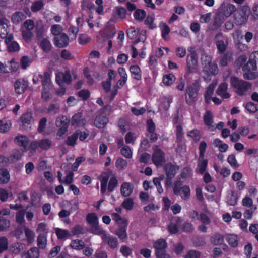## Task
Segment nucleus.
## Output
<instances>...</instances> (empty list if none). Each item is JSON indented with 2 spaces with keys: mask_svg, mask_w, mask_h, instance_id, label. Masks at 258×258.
Returning a JSON list of instances; mask_svg holds the SVG:
<instances>
[{
  "mask_svg": "<svg viewBox=\"0 0 258 258\" xmlns=\"http://www.w3.org/2000/svg\"><path fill=\"white\" fill-rule=\"evenodd\" d=\"M110 173L104 172L100 176V192L101 194H104L107 189L109 193H111L117 187L118 182L116 177L113 175L109 179Z\"/></svg>",
  "mask_w": 258,
  "mask_h": 258,
  "instance_id": "f257e3e1",
  "label": "nucleus"
},
{
  "mask_svg": "<svg viewBox=\"0 0 258 258\" xmlns=\"http://www.w3.org/2000/svg\"><path fill=\"white\" fill-rule=\"evenodd\" d=\"M201 87L200 79L195 80L187 86L184 95L186 103L188 105H192L198 100Z\"/></svg>",
  "mask_w": 258,
  "mask_h": 258,
  "instance_id": "f03ea898",
  "label": "nucleus"
},
{
  "mask_svg": "<svg viewBox=\"0 0 258 258\" xmlns=\"http://www.w3.org/2000/svg\"><path fill=\"white\" fill-rule=\"evenodd\" d=\"M230 83L234 91L239 96L245 95L247 91L251 89V83L239 79L236 76H231L230 79Z\"/></svg>",
  "mask_w": 258,
  "mask_h": 258,
  "instance_id": "7ed1b4c3",
  "label": "nucleus"
},
{
  "mask_svg": "<svg viewBox=\"0 0 258 258\" xmlns=\"http://www.w3.org/2000/svg\"><path fill=\"white\" fill-rule=\"evenodd\" d=\"M167 243L165 239L160 238L153 243V248L156 258H170V256L166 252Z\"/></svg>",
  "mask_w": 258,
  "mask_h": 258,
  "instance_id": "20e7f679",
  "label": "nucleus"
},
{
  "mask_svg": "<svg viewBox=\"0 0 258 258\" xmlns=\"http://www.w3.org/2000/svg\"><path fill=\"white\" fill-rule=\"evenodd\" d=\"M250 13V9L247 6H243L240 9H236L234 14L235 23L237 25H241L247 21Z\"/></svg>",
  "mask_w": 258,
  "mask_h": 258,
  "instance_id": "39448f33",
  "label": "nucleus"
},
{
  "mask_svg": "<svg viewBox=\"0 0 258 258\" xmlns=\"http://www.w3.org/2000/svg\"><path fill=\"white\" fill-rule=\"evenodd\" d=\"M256 63L249 58L247 62L242 67V70L245 72L243 74V78L246 80L255 79L257 75L255 72L252 71L256 70Z\"/></svg>",
  "mask_w": 258,
  "mask_h": 258,
  "instance_id": "423d86ee",
  "label": "nucleus"
},
{
  "mask_svg": "<svg viewBox=\"0 0 258 258\" xmlns=\"http://www.w3.org/2000/svg\"><path fill=\"white\" fill-rule=\"evenodd\" d=\"M152 161L156 166H162L165 162V153L157 145L153 148Z\"/></svg>",
  "mask_w": 258,
  "mask_h": 258,
  "instance_id": "0eeeda50",
  "label": "nucleus"
},
{
  "mask_svg": "<svg viewBox=\"0 0 258 258\" xmlns=\"http://www.w3.org/2000/svg\"><path fill=\"white\" fill-rule=\"evenodd\" d=\"M188 73H196L198 68V55L195 51L191 52L186 57Z\"/></svg>",
  "mask_w": 258,
  "mask_h": 258,
  "instance_id": "6e6552de",
  "label": "nucleus"
},
{
  "mask_svg": "<svg viewBox=\"0 0 258 258\" xmlns=\"http://www.w3.org/2000/svg\"><path fill=\"white\" fill-rule=\"evenodd\" d=\"M5 160V158L0 157V184H7L10 180V174L6 168L8 165Z\"/></svg>",
  "mask_w": 258,
  "mask_h": 258,
  "instance_id": "1a4fd4ad",
  "label": "nucleus"
},
{
  "mask_svg": "<svg viewBox=\"0 0 258 258\" xmlns=\"http://www.w3.org/2000/svg\"><path fill=\"white\" fill-rule=\"evenodd\" d=\"M14 36L13 34L10 33L8 37L5 38V43L7 46V49L9 52H15L19 51L20 49L19 44L15 41H13Z\"/></svg>",
  "mask_w": 258,
  "mask_h": 258,
  "instance_id": "9d476101",
  "label": "nucleus"
},
{
  "mask_svg": "<svg viewBox=\"0 0 258 258\" xmlns=\"http://www.w3.org/2000/svg\"><path fill=\"white\" fill-rule=\"evenodd\" d=\"M25 151L21 150L20 149H17L14 150L10 156L6 157L3 155H0V157L5 158L6 163L8 165L10 163H15L21 159L22 157L24 156V153Z\"/></svg>",
  "mask_w": 258,
  "mask_h": 258,
  "instance_id": "9b49d317",
  "label": "nucleus"
},
{
  "mask_svg": "<svg viewBox=\"0 0 258 258\" xmlns=\"http://www.w3.org/2000/svg\"><path fill=\"white\" fill-rule=\"evenodd\" d=\"M14 142L18 146L22 147L20 149L21 150L25 152L28 151L29 140L27 136L24 135L17 136L15 138Z\"/></svg>",
  "mask_w": 258,
  "mask_h": 258,
  "instance_id": "f8f14e48",
  "label": "nucleus"
},
{
  "mask_svg": "<svg viewBox=\"0 0 258 258\" xmlns=\"http://www.w3.org/2000/svg\"><path fill=\"white\" fill-rule=\"evenodd\" d=\"M69 38L65 33L55 36L54 38V44L58 48H63L69 44Z\"/></svg>",
  "mask_w": 258,
  "mask_h": 258,
  "instance_id": "ddd939ff",
  "label": "nucleus"
},
{
  "mask_svg": "<svg viewBox=\"0 0 258 258\" xmlns=\"http://www.w3.org/2000/svg\"><path fill=\"white\" fill-rule=\"evenodd\" d=\"M9 21L5 17L0 19V37L5 39L8 37L9 31Z\"/></svg>",
  "mask_w": 258,
  "mask_h": 258,
  "instance_id": "4468645a",
  "label": "nucleus"
},
{
  "mask_svg": "<svg viewBox=\"0 0 258 258\" xmlns=\"http://www.w3.org/2000/svg\"><path fill=\"white\" fill-rule=\"evenodd\" d=\"M33 120V115L31 112H26L23 114L20 118L22 127L25 130L30 128V125Z\"/></svg>",
  "mask_w": 258,
  "mask_h": 258,
  "instance_id": "2eb2a0df",
  "label": "nucleus"
},
{
  "mask_svg": "<svg viewBox=\"0 0 258 258\" xmlns=\"http://www.w3.org/2000/svg\"><path fill=\"white\" fill-rule=\"evenodd\" d=\"M28 87V83L24 79H18L14 83V88L16 92L20 94L23 93Z\"/></svg>",
  "mask_w": 258,
  "mask_h": 258,
  "instance_id": "dca6fc26",
  "label": "nucleus"
},
{
  "mask_svg": "<svg viewBox=\"0 0 258 258\" xmlns=\"http://www.w3.org/2000/svg\"><path fill=\"white\" fill-rule=\"evenodd\" d=\"M203 71L207 73V76L204 77V79L205 81L208 79L210 80L209 77L210 75H216L218 73V68L217 65L216 63H212V62L208 64L206 67H204Z\"/></svg>",
  "mask_w": 258,
  "mask_h": 258,
  "instance_id": "f3484780",
  "label": "nucleus"
},
{
  "mask_svg": "<svg viewBox=\"0 0 258 258\" xmlns=\"http://www.w3.org/2000/svg\"><path fill=\"white\" fill-rule=\"evenodd\" d=\"M127 226V220H123L120 225H118L119 228L117 229L115 234L121 240H124L127 238L126 227Z\"/></svg>",
  "mask_w": 258,
  "mask_h": 258,
  "instance_id": "a211bd4d",
  "label": "nucleus"
},
{
  "mask_svg": "<svg viewBox=\"0 0 258 258\" xmlns=\"http://www.w3.org/2000/svg\"><path fill=\"white\" fill-rule=\"evenodd\" d=\"M179 169L178 166H175L172 163H167L164 167L166 176L174 177L176 174L177 170Z\"/></svg>",
  "mask_w": 258,
  "mask_h": 258,
  "instance_id": "6ab92c4d",
  "label": "nucleus"
},
{
  "mask_svg": "<svg viewBox=\"0 0 258 258\" xmlns=\"http://www.w3.org/2000/svg\"><path fill=\"white\" fill-rule=\"evenodd\" d=\"M216 85V83H212L207 88L204 94V100L206 104H209L211 103V99H212V97Z\"/></svg>",
  "mask_w": 258,
  "mask_h": 258,
  "instance_id": "aec40b11",
  "label": "nucleus"
},
{
  "mask_svg": "<svg viewBox=\"0 0 258 258\" xmlns=\"http://www.w3.org/2000/svg\"><path fill=\"white\" fill-rule=\"evenodd\" d=\"M129 70L131 76L134 79L137 81L142 80V71L138 65H131L129 68Z\"/></svg>",
  "mask_w": 258,
  "mask_h": 258,
  "instance_id": "412c9836",
  "label": "nucleus"
},
{
  "mask_svg": "<svg viewBox=\"0 0 258 258\" xmlns=\"http://www.w3.org/2000/svg\"><path fill=\"white\" fill-rule=\"evenodd\" d=\"M227 84L226 83H222L219 85L216 90V94L221 96L223 98H228L230 97V95L227 92Z\"/></svg>",
  "mask_w": 258,
  "mask_h": 258,
  "instance_id": "4be33fe9",
  "label": "nucleus"
},
{
  "mask_svg": "<svg viewBox=\"0 0 258 258\" xmlns=\"http://www.w3.org/2000/svg\"><path fill=\"white\" fill-rule=\"evenodd\" d=\"M133 185L130 182H123L121 185L120 193L123 197L130 196L133 192Z\"/></svg>",
  "mask_w": 258,
  "mask_h": 258,
  "instance_id": "5701e85b",
  "label": "nucleus"
},
{
  "mask_svg": "<svg viewBox=\"0 0 258 258\" xmlns=\"http://www.w3.org/2000/svg\"><path fill=\"white\" fill-rule=\"evenodd\" d=\"M92 233L98 235H101V239L102 241H106L107 239V234L101 228L99 223L91 227Z\"/></svg>",
  "mask_w": 258,
  "mask_h": 258,
  "instance_id": "b1692460",
  "label": "nucleus"
},
{
  "mask_svg": "<svg viewBox=\"0 0 258 258\" xmlns=\"http://www.w3.org/2000/svg\"><path fill=\"white\" fill-rule=\"evenodd\" d=\"M232 55L233 53L230 51H227L224 53L219 61L220 66L224 67L228 66V63L232 60Z\"/></svg>",
  "mask_w": 258,
  "mask_h": 258,
  "instance_id": "393cba45",
  "label": "nucleus"
},
{
  "mask_svg": "<svg viewBox=\"0 0 258 258\" xmlns=\"http://www.w3.org/2000/svg\"><path fill=\"white\" fill-rule=\"evenodd\" d=\"M83 115L80 112L75 114L72 117L71 125L75 127H80L83 124Z\"/></svg>",
  "mask_w": 258,
  "mask_h": 258,
  "instance_id": "a878e982",
  "label": "nucleus"
},
{
  "mask_svg": "<svg viewBox=\"0 0 258 258\" xmlns=\"http://www.w3.org/2000/svg\"><path fill=\"white\" fill-rule=\"evenodd\" d=\"M39 77L42 79L41 82L43 89H50L51 86V80L48 73L47 72H45L43 75H39Z\"/></svg>",
  "mask_w": 258,
  "mask_h": 258,
  "instance_id": "bb28decb",
  "label": "nucleus"
},
{
  "mask_svg": "<svg viewBox=\"0 0 258 258\" xmlns=\"http://www.w3.org/2000/svg\"><path fill=\"white\" fill-rule=\"evenodd\" d=\"M235 6L231 4H227L222 10L221 13L223 15L227 18L230 16L234 12L236 11Z\"/></svg>",
  "mask_w": 258,
  "mask_h": 258,
  "instance_id": "cd10ccee",
  "label": "nucleus"
},
{
  "mask_svg": "<svg viewBox=\"0 0 258 258\" xmlns=\"http://www.w3.org/2000/svg\"><path fill=\"white\" fill-rule=\"evenodd\" d=\"M86 220L90 227L99 223L97 215L94 212L88 213L86 215Z\"/></svg>",
  "mask_w": 258,
  "mask_h": 258,
  "instance_id": "c85d7f7f",
  "label": "nucleus"
},
{
  "mask_svg": "<svg viewBox=\"0 0 258 258\" xmlns=\"http://www.w3.org/2000/svg\"><path fill=\"white\" fill-rule=\"evenodd\" d=\"M203 121L204 124L209 127H213L214 126L213 125V114L211 111L207 110L206 111L205 113L203 116Z\"/></svg>",
  "mask_w": 258,
  "mask_h": 258,
  "instance_id": "c756f323",
  "label": "nucleus"
},
{
  "mask_svg": "<svg viewBox=\"0 0 258 258\" xmlns=\"http://www.w3.org/2000/svg\"><path fill=\"white\" fill-rule=\"evenodd\" d=\"M160 26L161 27V36L163 40L168 41L169 40V34L170 32V28L165 23L161 22Z\"/></svg>",
  "mask_w": 258,
  "mask_h": 258,
  "instance_id": "7c9ffc66",
  "label": "nucleus"
},
{
  "mask_svg": "<svg viewBox=\"0 0 258 258\" xmlns=\"http://www.w3.org/2000/svg\"><path fill=\"white\" fill-rule=\"evenodd\" d=\"M40 251L39 248L36 247L31 248L26 253H23V255H26L25 258H39Z\"/></svg>",
  "mask_w": 258,
  "mask_h": 258,
  "instance_id": "2f4dec72",
  "label": "nucleus"
},
{
  "mask_svg": "<svg viewBox=\"0 0 258 258\" xmlns=\"http://www.w3.org/2000/svg\"><path fill=\"white\" fill-rule=\"evenodd\" d=\"M238 200L237 194L234 191H231L226 197V202L230 206H235Z\"/></svg>",
  "mask_w": 258,
  "mask_h": 258,
  "instance_id": "473e14b6",
  "label": "nucleus"
},
{
  "mask_svg": "<svg viewBox=\"0 0 258 258\" xmlns=\"http://www.w3.org/2000/svg\"><path fill=\"white\" fill-rule=\"evenodd\" d=\"M226 240L231 247H236L238 245V238L237 235L229 234L226 236Z\"/></svg>",
  "mask_w": 258,
  "mask_h": 258,
  "instance_id": "72a5a7b5",
  "label": "nucleus"
},
{
  "mask_svg": "<svg viewBox=\"0 0 258 258\" xmlns=\"http://www.w3.org/2000/svg\"><path fill=\"white\" fill-rule=\"evenodd\" d=\"M44 5L45 4L42 0L35 1L31 5V10L33 13H37L44 7Z\"/></svg>",
  "mask_w": 258,
  "mask_h": 258,
  "instance_id": "f704fd0d",
  "label": "nucleus"
},
{
  "mask_svg": "<svg viewBox=\"0 0 258 258\" xmlns=\"http://www.w3.org/2000/svg\"><path fill=\"white\" fill-rule=\"evenodd\" d=\"M208 164V161L207 159H201L199 158V161L198 162V167L199 168V173L200 174H203L207 169V167Z\"/></svg>",
  "mask_w": 258,
  "mask_h": 258,
  "instance_id": "c9c22d12",
  "label": "nucleus"
},
{
  "mask_svg": "<svg viewBox=\"0 0 258 258\" xmlns=\"http://www.w3.org/2000/svg\"><path fill=\"white\" fill-rule=\"evenodd\" d=\"M37 246L38 248L44 249L47 244V238L44 234H40L37 239Z\"/></svg>",
  "mask_w": 258,
  "mask_h": 258,
  "instance_id": "e433bc0d",
  "label": "nucleus"
},
{
  "mask_svg": "<svg viewBox=\"0 0 258 258\" xmlns=\"http://www.w3.org/2000/svg\"><path fill=\"white\" fill-rule=\"evenodd\" d=\"M69 123L70 120L68 119L66 116L61 115L56 118L55 124L58 127H62L64 125H67L69 127Z\"/></svg>",
  "mask_w": 258,
  "mask_h": 258,
  "instance_id": "4c0bfd02",
  "label": "nucleus"
},
{
  "mask_svg": "<svg viewBox=\"0 0 258 258\" xmlns=\"http://www.w3.org/2000/svg\"><path fill=\"white\" fill-rule=\"evenodd\" d=\"M181 198L184 200L188 199L190 196V189L188 185H185L182 186L179 194Z\"/></svg>",
  "mask_w": 258,
  "mask_h": 258,
  "instance_id": "58836bf2",
  "label": "nucleus"
},
{
  "mask_svg": "<svg viewBox=\"0 0 258 258\" xmlns=\"http://www.w3.org/2000/svg\"><path fill=\"white\" fill-rule=\"evenodd\" d=\"M26 18L25 15L22 12H16L12 16V21L14 23H19Z\"/></svg>",
  "mask_w": 258,
  "mask_h": 258,
  "instance_id": "ea45409f",
  "label": "nucleus"
},
{
  "mask_svg": "<svg viewBox=\"0 0 258 258\" xmlns=\"http://www.w3.org/2000/svg\"><path fill=\"white\" fill-rule=\"evenodd\" d=\"M211 241L215 245L222 244L224 241V237L221 234L216 233L211 237Z\"/></svg>",
  "mask_w": 258,
  "mask_h": 258,
  "instance_id": "a19ab883",
  "label": "nucleus"
},
{
  "mask_svg": "<svg viewBox=\"0 0 258 258\" xmlns=\"http://www.w3.org/2000/svg\"><path fill=\"white\" fill-rule=\"evenodd\" d=\"M175 80V76L172 74H168L163 76L162 82L166 86H170L173 83Z\"/></svg>",
  "mask_w": 258,
  "mask_h": 258,
  "instance_id": "79ce46f5",
  "label": "nucleus"
},
{
  "mask_svg": "<svg viewBox=\"0 0 258 258\" xmlns=\"http://www.w3.org/2000/svg\"><path fill=\"white\" fill-rule=\"evenodd\" d=\"M70 246L74 249L81 250L85 247V244L82 240L75 239L72 240Z\"/></svg>",
  "mask_w": 258,
  "mask_h": 258,
  "instance_id": "37998d69",
  "label": "nucleus"
},
{
  "mask_svg": "<svg viewBox=\"0 0 258 258\" xmlns=\"http://www.w3.org/2000/svg\"><path fill=\"white\" fill-rule=\"evenodd\" d=\"M40 47L44 52L48 53L51 51L52 46L50 41L47 39L44 38L40 43Z\"/></svg>",
  "mask_w": 258,
  "mask_h": 258,
  "instance_id": "c03bdc74",
  "label": "nucleus"
},
{
  "mask_svg": "<svg viewBox=\"0 0 258 258\" xmlns=\"http://www.w3.org/2000/svg\"><path fill=\"white\" fill-rule=\"evenodd\" d=\"M140 31L138 28L130 27L126 31L127 36L130 39H134L139 35Z\"/></svg>",
  "mask_w": 258,
  "mask_h": 258,
  "instance_id": "a18cd8bd",
  "label": "nucleus"
},
{
  "mask_svg": "<svg viewBox=\"0 0 258 258\" xmlns=\"http://www.w3.org/2000/svg\"><path fill=\"white\" fill-rule=\"evenodd\" d=\"M55 234L58 239H63L69 237L70 236L68 230L59 228L55 229Z\"/></svg>",
  "mask_w": 258,
  "mask_h": 258,
  "instance_id": "49530a36",
  "label": "nucleus"
},
{
  "mask_svg": "<svg viewBox=\"0 0 258 258\" xmlns=\"http://www.w3.org/2000/svg\"><path fill=\"white\" fill-rule=\"evenodd\" d=\"M38 141L39 147L42 150H47L52 146V142L48 139H43Z\"/></svg>",
  "mask_w": 258,
  "mask_h": 258,
  "instance_id": "de8ad7c7",
  "label": "nucleus"
},
{
  "mask_svg": "<svg viewBox=\"0 0 258 258\" xmlns=\"http://www.w3.org/2000/svg\"><path fill=\"white\" fill-rule=\"evenodd\" d=\"M25 234L28 243L31 244L34 241L35 234L32 230L27 227H25Z\"/></svg>",
  "mask_w": 258,
  "mask_h": 258,
  "instance_id": "09e8293b",
  "label": "nucleus"
},
{
  "mask_svg": "<svg viewBox=\"0 0 258 258\" xmlns=\"http://www.w3.org/2000/svg\"><path fill=\"white\" fill-rule=\"evenodd\" d=\"M146 12L144 10L137 9L134 13V18L140 22L142 21L146 17Z\"/></svg>",
  "mask_w": 258,
  "mask_h": 258,
  "instance_id": "8fccbe9b",
  "label": "nucleus"
},
{
  "mask_svg": "<svg viewBox=\"0 0 258 258\" xmlns=\"http://www.w3.org/2000/svg\"><path fill=\"white\" fill-rule=\"evenodd\" d=\"M187 135L192 138L195 142L199 141L201 139L200 132L197 129H194L188 132Z\"/></svg>",
  "mask_w": 258,
  "mask_h": 258,
  "instance_id": "3c124183",
  "label": "nucleus"
},
{
  "mask_svg": "<svg viewBox=\"0 0 258 258\" xmlns=\"http://www.w3.org/2000/svg\"><path fill=\"white\" fill-rule=\"evenodd\" d=\"M108 122V119L105 116H100L95 120L96 126L98 128H103Z\"/></svg>",
  "mask_w": 258,
  "mask_h": 258,
  "instance_id": "603ef678",
  "label": "nucleus"
},
{
  "mask_svg": "<svg viewBox=\"0 0 258 258\" xmlns=\"http://www.w3.org/2000/svg\"><path fill=\"white\" fill-rule=\"evenodd\" d=\"M176 137L177 142L180 143L182 142L184 137V134L183 127L180 124L177 125L176 126Z\"/></svg>",
  "mask_w": 258,
  "mask_h": 258,
  "instance_id": "864d4df0",
  "label": "nucleus"
},
{
  "mask_svg": "<svg viewBox=\"0 0 258 258\" xmlns=\"http://www.w3.org/2000/svg\"><path fill=\"white\" fill-rule=\"evenodd\" d=\"M145 18L144 24L148 26L150 29H154L156 28V25L154 23L155 20L154 16L148 15Z\"/></svg>",
  "mask_w": 258,
  "mask_h": 258,
  "instance_id": "5fc2aeb1",
  "label": "nucleus"
},
{
  "mask_svg": "<svg viewBox=\"0 0 258 258\" xmlns=\"http://www.w3.org/2000/svg\"><path fill=\"white\" fill-rule=\"evenodd\" d=\"M9 247L8 239L5 236L0 237V253L7 250Z\"/></svg>",
  "mask_w": 258,
  "mask_h": 258,
  "instance_id": "6e6d98bb",
  "label": "nucleus"
},
{
  "mask_svg": "<svg viewBox=\"0 0 258 258\" xmlns=\"http://www.w3.org/2000/svg\"><path fill=\"white\" fill-rule=\"evenodd\" d=\"M115 165L118 170H123L127 165V162L122 158H119L116 161Z\"/></svg>",
  "mask_w": 258,
  "mask_h": 258,
  "instance_id": "4d7b16f0",
  "label": "nucleus"
},
{
  "mask_svg": "<svg viewBox=\"0 0 258 258\" xmlns=\"http://www.w3.org/2000/svg\"><path fill=\"white\" fill-rule=\"evenodd\" d=\"M32 62V59L28 56H23L20 59L21 68L26 69Z\"/></svg>",
  "mask_w": 258,
  "mask_h": 258,
  "instance_id": "13d9d810",
  "label": "nucleus"
},
{
  "mask_svg": "<svg viewBox=\"0 0 258 258\" xmlns=\"http://www.w3.org/2000/svg\"><path fill=\"white\" fill-rule=\"evenodd\" d=\"M216 45L219 54H222L225 52L227 48V45L223 40L216 41Z\"/></svg>",
  "mask_w": 258,
  "mask_h": 258,
  "instance_id": "bf43d9fd",
  "label": "nucleus"
},
{
  "mask_svg": "<svg viewBox=\"0 0 258 258\" xmlns=\"http://www.w3.org/2000/svg\"><path fill=\"white\" fill-rule=\"evenodd\" d=\"M103 241L107 242L109 246L112 249H114L117 247L118 244L117 239L116 237H109L108 234L107 240Z\"/></svg>",
  "mask_w": 258,
  "mask_h": 258,
  "instance_id": "052dcab7",
  "label": "nucleus"
},
{
  "mask_svg": "<svg viewBox=\"0 0 258 258\" xmlns=\"http://www.w3.org/2000/svg\"><path fill=\"white\" fill-rule=\"evenodd\" d=\"M134 205V200L133 199L128 198L125 199L121 204V206L127 210H131L133 208Z\"/></svg>",
  "mask_w": 258,
  "mask_h": 258,
  "instance_id": "680f3d73",
  "label": "nucleus"
},
{
  "mask_svg": "<svg viewBox=\"0 0 258 258\" xmlns=\"http://www.w3.org/2000/svg\"><path fill=\"white\" fill-rule=\"evenodd\" d=\"M120 152L121 155L126 158L130 159L132 157V152L128 146H123L120 150Z\"/></svg>",
  "mask_w": 258,
  "mask_h": 258,
  "instance_id": "e2e57ef3",
  "label": "nucleus"
},
{
  "mask_svg": "<svg viewBox=\"0 0 258 258\" xmlns=\"http://www.w3.org/2000/svg\"><path fill=\"white\" fill-rule=\"evenodd\" d=\"M181 230L185 233H191L193 231V225L190 222H184L180 226Z\"/></svg>",
  "mask_w": 258,
  "mask_h": 258,
  "instance_id": "0e129e2a",
  "label": "nucleus"
},
{
  "mask_svg": "<svg viewBox=\"0 0 258 258\" xmlns=\"http://www.w3.org/2000/svg\"><path fill=\"white\" fill-rule=\"evenodd\" d=\"M39 148H40L39 141L36 140L32 141L29 146H28V150L30 151L31 155L36 153L37 150Z\"/></svg>",
  "mask_w": 258,
  "mask_h": 258,
  "instance_id": "69168bd1",
  "label": "nucleus"
},
{
  "mask_svg": "<svg viewBox=\"0 0 258 258\" xmlns=\"http://www.w3.org/2000/svg\"><path fill=\"white\" fill-rule=\"evenodd\" d=\"M85 160V158L84 157L80 156L77 157L75 160V162L71 166L72 170L73 171H77L80 164Z\"/></svg>",
  "mask_w": 258,
  "mask_h": 258,
  "instance_id": "338daca9",
  "label": "nucleus"
},
{
  "mask_svg": "<svg viewBox=\"0 0 258 258\" xmlns=\"http://www.w3.org/2000/svg\"><path fill=\"white\" fill-rule=\"evenodd\" d=\"M246 109L250 113H254L258 110V105L252 102H248L245 105Z\"/></svg>",
  "mask_w": 258,
  "mask_h": 258,
  "instance_id": "774afa93",
  "label": "nucleus"
}]
</instances>
